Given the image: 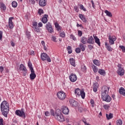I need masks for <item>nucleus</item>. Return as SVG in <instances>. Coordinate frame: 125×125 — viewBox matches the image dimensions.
I'll return each mask as SVG.
<instances>
[{"label":"nucleus","mask_w":125,"mask_h":125,"mask_svg":"<svg viewBox=\"0 0 125 125\" xmlns=\"http://www.w3.org/2000/svg\"><path fill=\"white\" fill-rule=\"evenodd\" d=\"M0 109L2 115L5 118H7L8 113H9V104L5 101H3L0 104Z\"/></svg>","instance_id":"1"},{"label":"nucleus","mask_w":125,"mask_h":125,"mask_svg":"<svg viewBox=\"0 0 125 125\" xmlns=\"http://www.w3.org/2000/svg\"><path fill=\"white\" fill-rule=\"evenodd\" d=\"M55 118L57 120V121H59V122L65 121V118H64V116H63V114L61 112V110H60V109L56 110Z\"/></svg>","instance_id":"2"},{"label":"nucleus","mask_w":125,"mask_h":125,"mask_svg":"<svg viewBox=\"0 0 125 125\" xmlns=\"http://www.w3.org/2000/svg\"><path fill=\"white\" fill-rule=\"evenodd\" d=\"M109 87L107 86H104L102 87L101 89L102 97L109 95Z\"/></svg>","instance_id":"3"},{"label":"nucleus","mask_w":125,"mask_h":125,"mask_svg":"<svg viewBox=\"0 0 125 125\" xmlns=\"http://www.w3.org/2000/svg\"><path fill=\"white\" fill-rule=\"evenodd\" d=\"M16 115L19 116V117H21V118H26V115L25 114V112H24V109L21 108V110H17L15 112Z\"/></svg>","instance_id":"4"},{"label":"nucleus","mask_w":125,"mask_h":125,"mask_svg":"<svg viewBox=\"0 0 125 125\" xmlns=\"http://www.w3.org/2000/svg\"><path fill=\"white\" fill-rule=\"evenodd\" d=\"M57 96L60 100H64L66 98V94L63 91H61L57 93Z\"/></svg>","instance_id":"5"},{"label":"nucleus","mask_w":125,"mask_h":125,"mask_svg":"<svg viewBox=\"0 0 125 125\" xmlns=\"http://www.w3.org/2000/svg\"><path fill=\"white\" fill-rule=\"evenodd\" d=\"M42 60L43 61H44L45 60H47L48 62H51V59H50V58L46 54V53H43L41 54V56Z\"/></svg>","instance_id":"6"},{"label":"nucleus","mask_w":125,"mask_h":125,"mask_svg":"<svg viewBox=\"0 0 125 125\" xmlns=\"http://www.w3.org/2000/svg\"><path fill=\"white\" fill-rule=\"evenodd\" d=\"M78 77H77V75L75 74H71V75L69 76V80L72 83H75Z\"/></svg>","instance_id":"7"},{"label":"nucleus","mask_w":125,"mask_h":125,"mask_svg":"<svg viewBox=\"0 0 125 125\" xmlns=\"http://www.w3.org/2000/svg\"><path fill=\"white\" fill-rule=\"evenodd\" d=\"M102 99H103V101H105V102H111L112 100V98H111L109 95L102 97Z\"/></svg>","instance_id":"8"},{"label":"nucleus","mask_w":125,"mask_h":125,"mask_svg":"<svg viewBox=\"0 0 125 125\" xmlns=\"http://www.w3.org/2000/svg\"><path fill=\"white\" fill-rule=\"evenodd\" d=\"M14 19V17H11L9 18V28L10 29H13V27H14V25H13V22H12V20Z\"/></svg>","instance_id":"9"},{"label":"nucleus","mask_w":125,"mask_h":125,"mask_svg":"<svg viewBox=\"0 0 125 125\" xmlns=\"http://www.w3.org/2000/svg\"><path fill=\"white\" fill-rule=\"evenodd\" d=\"M108 40H109V44L112 45V44H114V43H115V41H116V38L111 37V35H109Z\"/></svg>","instance_id":"10"},{"label":"nucleus","mask_w":125,"mask_h":125,"mask_svg":"<svg viewBox=\"0 0 125 125\" xmlns=\"http://www.w3.org/2000/svg\"><path fill=\"white\" fill-rule=\"evenodd\" d=\"M46 28H47L49 33H53V29H52V26H51L50 23L49 22L46 24Z\"/></svg>","instance_id":"11"},{"label":"nucleus","mask_w":125,"mask_h":125,"mask_svg":"<svg viewBox=\"0 0 125 125\" xmlns=\"http://www.w3.org/2000/svg\"><path fill=\"white\" fill-rule=\"evenodd\" d=\"M62 113L64 115H68L69 114V109L67 106H63L62 107Z\"/></svg>","instance_id":"12"},{"label":"nucleus","mask_w":125,"mask_h":125,"mask_svg":"<svg viewBox=\"0 0 125 125\" xmlns=\"http://www.w3.org/2000/svg\"><path fill=\"white\" fill-rule=\"evenodd\" d=\"M87 42L89 44H93L94 43V40L93 39L92 36L88 37V40H87Z\"/></svg>","instance_id":"13"},{"label":"nucleus","mask_w":125,"mask_h":125,"mask_svg":"<svg viewBox=\"0 0 125 125\" xmlns=\"http://www.w3.org/2000/svg\"><path fill=\"white\" fill-rule=\"evenodd\" d=\"M69 103L73 107H77L78 106V102L74 100H70Z\"/></svg>","instance_id":"14"},{"label":"nucleus","mask_w":125,"mask_h":125,"mask_svg":"<svg viewBox=\"0 0 125 125\" xmlns=\"http://www.w3.org/2000/svg\"><path fill=\"white\" fill-rule=\"evenodd\" d=\"M117 73L119 76H124L125 75V70L124 68H118Z\"/></svg>","instance_id":"15"},{"label":"nucleus","mask_w":125,"mask_h":125,"mask_svg":"<svg viewBox=\"0 0 125 125\" xmlns=\"http://www.w3.org/2000/svg\"><path fill=\"white\" fill-rule=\"evenodd\" d=\"M82 90H81L79 88H77L75 90V94L76 96L80 97L81 96V93L82 92Z\"/></svg>","instance_id":"16"},{"label":"nucleus","mask_w":125,"mask_h":125,"mask_svg":"<svg viewBox=\"0 0 125 125\" xmlns=\"http://www.w3.org/2000/svg\"><path fill=\"white\" fill-rule=\"evenodd\" d=\"M39 5L42 7L45 6V5H46V2H45V0H40Z\"/></svg>","instance_id":"17"},{"label":"nucleus","mask_w":125,"mask_h":125,"mask_svg":"<svg viewBox=\"0 0 125 125\" xmlns=\"http://www.w3.org/2000/svg\"><path fill=\"white\" fill-rule=\"evenodd\" d=\"M31 73L30 75V80H35L36 77H37V75L35 73V70H33V72H31Z\"/></svg>","instance_id":"18"},{"label":"nucleus","mask_w":125,"mask_h":125,"mask_svg":"<svg viewBox=\"0 0 125 125\" xmlns=\"http://www.w3.org/2000/svg\"><path fill=\"white\" fill-rule=\"evenodd\" d=\"M48 17V16L47 15H44V16L42 18V23H44V24H45V23L47 22V18Z\"/></svg>","instance_id":"19"},{"label":"nucleus","mask_w":125,"mask_h":125,"mask_svg":"<svg viewBox=\"0 0 125 125\" xmlns=\"http://www.w3.org/2000/svg\"><path fill=\"white\" fill-rule=\"evenodd\" d=\"M69 62L72 66H73V67H76V61L74 58H70Z\"/></svg>","instance_id":"20"},{"label":"nucleus","mask_w":125,"mask_h":125,"mask_svg":"<svg viewBox=\"0 0 125 125\" xmlns=\"http://www.w3.org/2000/svg\"><path fill=\"white\" fill-rule=\"evenodd\" d=\"M119 93L121 94V95H123V96H125V89L124 88V87H121L119 89Z\"/></svg>","instance_id":"21"},{"label":"nucleus","mask_w":125,"mask_h":125,"mask_svg":"<svg viewBox=\"0 0 125 125\" xmlns=\"http://www.w3.org/2000/svg\"><path fill=\"white\" fill-rule=\"evenodd\" d=\"M94 39L95 40V42L96 43H97L99 46H100V40L97 37V36H95L94 35L93 36Z\"/></svg>","instance_id":"22"},{"label":"nucleus","mask_w":125,"mask_h":125,"mask_svg":"<svg viewBox=\"0 0 125 125\" xmlns=\"http://www.w3.org/2000/svg\"><path fill=\"white\" fill-rule=\"evenodd\" d=\"M86 42H87V38L83 37L81 39V42L83 43V44H85L86 43Z\"/></svg>","instance_id":"23"},{"label":"nucleus","mask_w":125,"mask_h":125,"mask_svg":"<svg viewBox=\"0 0 125 125\" xmlns=\"http://www.w3.org/2000/svg\"><path fill=\"white\" fill-rule=\"evenodd\" d=\"M97 88H98V83H95L93 85V91L96 92L97 91Z\"/></svg>","instance_id":"24"},{"label":"nucleus","mask_w":125,"mask_h":125,"mask_svg":"<svg viewBox=\"0 0 125 125\" xmlns=\"http://www.w3.org/2000/svg\"><path fill=\"white\" fill-rule=\"evenodd\" d=\"M98 73L102 76H105L106 75V72L104 69H99Z\"/></svg>","instance_id":"25"},{"label":"nucleus","mask_w":125,"mask_h":125,"mask_svg":"<svg viewBox=\"0 0 125 125\" xmlns=\"http://www.w3.org/2000/svg\"><path fill=\"white\" fill-rule=\"evenodd\" d=\"M105 45L106 48L108 50V51H113V48L111 47V46L109 45V44L107 43V42L105 43Z\"/></svg>","instance_id":"26"},{"label":"nucleus","mask_w":125,"mask_h":125,"mask_svg":"<svg viewBox=\"0 0 125 125\" xmlns=\"http://www.w3.org/2000/svg\"><path fill=\"white\" fill-rule=\"evenodd\" d=\"M28 66L29 67L31 72H33V71H34L33 65H32V63L30 61L28 62Z\"/></svg>","instance_id":"27"},{"label":"nucleus","mask_w":125,"mask_h":125,"mask_svg":"<svg viewBox=\"0 0 125 125\" xmlns=\"http://www.w3.org/2000/svg\"><path fill=\"white\" fill-rule=\"evenodd\" d=\"M79 18L83 22H86V19L84 17V16L82 14H79Z\"/></svg>","instance_id":"28"},{"label":"nucleus","mask_w":125,"mask_h":125,"mask_svg":"<svg viewBox=\"0 0 125 125\" xmlns=\"http://www.w3.org/2000/svg\"><path fill=\"white\" fill-rule=\"evenodd\" d=\"M0 6L1 9H2V10H5V9H6V7L3 2H0Z\"/></svg>","instance_id":"29"},{"label":"nucleus","mask_w":125,"mask_h":125,"mask_svg":"<svg viewBox=\"0 0 125 125\" xmlns=\"http://www.w3.org/2000/svg\"><path fill=\"white\" fill-rule=\"evenodd\" d=\"M106 117L107 120H111V119H112L113 118V114L109 113V115H108V114H106Z\"/></svg>","instance_id":"30"},{"label":"nucleus","mask_w":125,"mask_h":125,"mask_svg":"<svg viewBox=\"0 0 125 125\" xmlns=\"http://www.w3.org/2000/svg\"><path fill=\"white\" fill-rule=\"evenodd\" d=\"M104 13H105L107 16H108V17H112V16H113V15H112V13L109 12L108 10H105L104 11Z\"/></svg>","instance_id":"31"},{"label":"nucleus","mask_w":125,"mask_h":125,"mask_svg":"<svg viewBox=\"0 0 125 125\" xmlns=\"http://www.w3.org/2000/svg\"><path fill=\"white\" fill-rule=\"evenodd\" d=\"M80 95L83 99H84V97H85V93L83 90L81 91V93Z\"/></svg>","instance_id":"32"},{"label":"nucleus","mask_w":125,"mask_h":125,"mask_svg":"<svg viewBox=\"0 0 125 125\" xmlns=\"http://www.w3.org/2000/svg\"><path fill=\"white\" fill-rule=\"evenodd\" d=\"M79 46L82 51H84V50H85V49L84 48V45L83 43H80Z\"/></svg>","instance_id":"33"},{"label":"nucleus","mask_w":125,"mask_h":125,"mask_svg":"<svg viewBox=\"0 0 125 125\" xmlns=\"http://www.w3.org/2000/svg\"><path fill=\"white\" fill-rule=\"evenodd\" d=\"M93 63H94V64H95V65H96L97 66L100 65V63H99V62L98 61V60H94Z\"/></svg>","instance_id":"34"},{"label":"nucleus","mask_w":125,"mask_h":125,"mask_svg":"<svg viewBox=\"0 0 125 125\" xmlns=\"http://www.w3.org/2000/svg\"><path fill=\"white\" fill-rule=\"evenodd\" d=\"M92 68H93L94 72L97 73V71H98V68H97V67H96V66L93 65L92 66Z\"/></svg>","instance_id":"35"},{"label":"nucleus","mask_w":125,"mask_h":125,"mask_svg":"<svg viewBox=\"0 0 125 125\" xmlns=\"http://www.w3.org/2000/svg\"><path fill=\"white\" fill-rule=\"evenodd\" d=\"M79 6L80 8L81 9V10H83V11H86V9L84 8L83 4H79Z\"/></svg>","instance_id":"36"},{"label":"nucleus","mask_w":125,"mask_h":125,"mask_svg":"<svg viewBox=\"0 0 125 125\" xmlns=\"http://www.w3.org/2000/svg\"><path fill=\"white\" fill-rule=\"evenodd\" d=\"M17 2L15 1H13L12 2V6H13V7L15 8V7H17Z\"/></svg>","instance_id":"37"},{"label":"nucleus","mask_w":125,"mask_h":125,"mask_svg":"<svg viewBox=\"0 0 125 125\" xmlns=\"http://www.w3.org/2000/svg\"><path fill=\"white\" fill-rule=\"evenodd\" d=\"M22 71L23 72V76H26V75H27V68L26 67H23Z\"/></svg>","instance_id":"38"},{"label":"nucleus","mask_w":125,"mask_h":125,"mask_svg":"<svg viewBox=\"0 0 125 125\" xmlns=\"http://www.w3.org/2000/svg\"><path fill=\"white\" fill-rule=\"evenodd\" d=\"M67 50H68V54H71V53H72V50H71V46H68L67 48Z\"/></svg>","instance_id":"39"},{"label":"nucleus","mask_w":125,"mask_h":125,"mask_svg":"<svg viewBox=\"0 0 125 125\" xmlns=\"http://www.w3.org/2000/svg\"><path fill=\"white\" fill-rule=\"evenodd\" d=\"M117 125H123V121L122 120H118L117 121Z\"/></svg>","instance_id":"40"},{"label":"nucleus","mask_w":125,"mask_h":125,"mask_svg":"<svg viewBox=\"0 0 125 125\" xmlns=\"http://www.w3.org/2000/svg\"><path fill=\"white\" fill-rule=\"evenodd\" d=\"M38 14L39 15H42V14H43V10L42 9H39L38 11Z\"/></svg>","instance_id":"41"},{"label":"nucleus","mask_w":125,"mask_h":125,"mask_svg":"<svg viewBox=\"0 0 125 125\" xmlns=\"http://www.w3.org/2000/svg\"><path fill=\"white\" fill-rule=\"evenodd\" d=\"M24 67H26L24 65V64H20V68H19V69H20V70H21V71H22V70H23V69L24 68Z\"/></svg>","instance_id":"42"},{"label":"nucleus","mask_w":125,"mask_h":125,"mask_svg":"<svg viewBox=\"0 0 125 125\" xmlns=\"http://www.w3.org/2000/svg\"><path fill=\"white\" fill-rule=\"evenodd\" d=\"M120 48H121V49H122V51L123 52H125V47L124 45H121L119 46Z\"/></svg>","instance_id":"43"},{"label":"nucleus","mask_w":125,"mask_h":125,"mask_svg":"<svg viewBox=\"0 0 125 125\" xmlns=\"http://www.w3.org/2000/svg\"><path fill=\"white\" fill-rule=\"evenodd\" d=\"M33 29H34V30L36 32H37V33H40V28H39V27L37 26L36 27H34Z\"/></svg>","instance_id":"44"},{"label":"nucleus","mask_w":125,"mask_h":125,"mask_svg":"<svg viewBox=\"0 0 125 125\" xmlns=\"http://www.w3.org/2000/svg\"><path fill=\"white\" fill-rule=\"evenodd\" d=\"M83 72H84V73H85L86 72V67L85 65H83L82 67Z\"/></svg>","instance_id":"45"},{"label":"nucleus","mask_w":125,"mask_h":125,"mask_svg":"<svg viewBox=\"0 0 125 125\" xmlns=\"http://www.w3.org/2000/svg\"><path fill=\"white\" fill-rule=\"evenodd\" d=\"M75 52H76V53H81V48H76L75 49Z\"/></svg>","instance_id":"46"},{"label":"nucleus","mask_w":125,"mask_h":125,"mask_svg":"<svg viewBox=\"0 0 125 125\" xmlns=\"http://www.w3.org/2000/svg\"><path fill=\"white\" fill-rule=\"evenodd\" d=\"M78 35L79 37H82V36H83V32H82L81 30H78Z\"/></svg>","instance_id":"47"},{"label":"nucleus","mask_w":125,"mask_h":125,"mask_svg":"<svg viewBox=\"0 0 125 125\" xmlns=\"http://www.w3.org/2000/svg\"><path fill=\"white\" fill-rule=\"evenodd\" d=\"M36 27H38V22H33V28H36Z\"/></svg>","instance_id":"48"},{"label":"nucleus","mask_w":125,"mask_h":125,"mask_svg":"<svg viewBox=\"0 0 125 125\" xmlns=\"http://www.w3.org/2000/svg\"><path fill=\"white\" fill-rule=\"evenodd\" d=\"M104 108L105 109V110H108L110 108V106H109L108 104H105L104 105Z\"/></svg>","instance_id":"49"},{"label":"nucleus","mask_w":125,"mask_h":125,"mask_svg":"<svg viewBox=\"0 0 125 125\" xmlns=\"http://www.w3.org/2000/svg\"><path fill=\"white\" fill-rule=\"evenodd\" d=\"M70 38L71 39V40H73V41H76V37H75V36H74L73 35H71Z\"/></svg>","instance_id":"50"},{"label":"nucleus","mask_w":125,"mask_h":125,"mask_svg":"<svg viewBox=\"0 0 125 125\" xmlns=\"http://www.w3.org/2000/svg\"><path fill=\"white\" fill-rule=\"evenodd\" d=\"M60 37L61 38H65V33L64 32H62L60 34Z\"/></svg>","instance_id":"51"},{"label":"nucleus","mask_w":125,"mask_h":125,"mask_svg":"<svg viewBox=\"0 0 125 125\" xmlns=\"http://www.w3.org/2000/svg\"><path fill=\"white\" fill-rule=\"evenodd\" d=\"M52 41H53V42H57V41H56V37H55V36L52 37Z\"/></svg>","instance_id":"52"},{"label":"nucleus","mask_w":125,"mask_h":125,"mask_svg":"<svg viewBox=\"0 0 125 125\" xmlns=\"http://www.w3.org/2000/svg\"><path fill=\"white\" fill-rule=\"evenodd\" d=\"M50 113L52 116H53V117H55V113L54 114V110H53V109H51Z\"/></svg>","instance_id":"53"},{"label":"nucleus","mask_w":125,"mask_h":125,"mask_svg":"<svg viewBox=\"0 0 125 125\" xmlns=\"http://www.w3.org/2000/svg\"><path fill=\"white\" fill-rule=\"evenodd\" d=\"M26 35L28 38V39H30V37H31V34L29 32H26Z\"/></svg>","instance_id":"54"},{"label":"nucleus","mask_w":125,"mask_h":125,"mask_svg":"<svg viewBox=\"0 0 125 125\" xmlns=\"http://www.w3.org/2000/svg\"><path fill=\"white\" fill-rule=\"evenodd\" d=\"M45 115L46 117H49V116H50V113H49V112L48 111H46L45 112Z\"/></svg>","instance_id":"55"},{"label":"nucleus","mask_w":125,"mask_h":125,"mask_svg":"<svg viewBox=\"0 0 125 125\" xmlns=\"http://www.w3.org/2000/svg\"><path fill=\"white\" fill-rule=\"evenodd\" d=\"M2 40V31H0V41Z\"/></svg>","instance_id":"56"},{"label":"nucleus","mask_w":125,"mask_h":125,"mask_svg":"<svg viewBox=\"0 0 125 125\" xmlns=\"http://www.w3.org/2000/svg\"><path fill=\"white\" fill-rule=\"evenodd\" d=\"M74 9L76 12H79V8L78 7V6H74Z\"/></svg>","instance_id":"57"},{"label":"nucleus","mask_w":125,"mask_h":125,"mask_svg":"<svg viewBox=\"0 0 125 125\" xmlns=\"http://www.w3.org/2000/svg\"><path fill=\"white\" fill-rule=\"evenodd\" d=\"M88 47L89 49H90V50H91V49L93 48V46H92V45H88Z\"/></svg>","instance_id":"58"},{"label":"nucleus","mask_w":125,"mask_h":125,"mask_svg":"<svg viewBox=\"0 0 125 125\" xmlns=\"http://www.w3.org/2000/svg\"><path fill=\"white\" fill-rule=\"evenodd\" d=\"M29 1L30 2L32 3V4H35V2H36L35 0H29Z\"/></svg>","instance_id":"59"},{"label":"nucleus","mask_w":125,"mask_h":125,"mask_svg":"<svg viewBox=\"0 0 125 125\" xmlns=\"http://www.w3.org/2000/svg\"><path fill=\"white\" fill-rule=\"evenodd\" d=\"M55 26L56 28H57V27H60V25H59V24L58 23L56 22V23H55Z\"/></svg>","instance_id":"60"},{"label":"nucleus","mask_w":125,"mask_h":125,"mask_svg":"<svg viewBox=\"0 0 125 125\" xmlns=\"http://www.w3.org/2000/svg\"><path fill=\"white\" fill-rule=\"evenodd\" d=\"M3 71V67L0 66V73H2Z\"/></svg>","instance_id":"61"},{"label":"nucleus","mask_w":125,"mask_h":125,"mask_svg":"<svg viewBox=\"0 0 125 125\" xmlns=\"http://www.w3.org/2000/svg\"><path fill=\"white\" fill-rule=\"evenodd\" d=\"M56 29L59 32H60V31H61V27H60V26L57 27Z\"/></svg>","instance_id":"62"},{"label":"nucleus","mask_w":125,"mask_h":125,"mask_svg":"<svg viewBox=\"0 0 125 125\" xmlns=\"http://www.w3.org/2000/svg\"><path fill=\"white\" fill-rule=\"evenodd\" d=\"M79 112H80V113H82L83 112V108H82V107H79Z\"/></svg>","instance_id":"63"},{"label":"nucleus","mask_w":125,"mask_h":125,"mask_svg":"<svg viewBox=\"0 0 125 125\" xmlns=\"http://www.w3.org/2000/svg\"><path fill=\"white\" fill-rule=\"evenodd\" d=\"M82 120V122L84 123V124L86 123V120H85V119L83 118Z\"/></svg>","instance_id":"64"}]
</instances>
